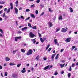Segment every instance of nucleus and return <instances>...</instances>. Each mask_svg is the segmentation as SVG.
Instances as JSON below:
<instances>
[{
  "label": "nucleus",
  "instance_id": "43",
  "mask_svg": "<svg viewBox=\"0 0 78 78\" xmlns=\"http://www.w3.org/2000/svg\"><path fill=\"white\" fill-rule=\"evenodd\" d=\"M5 17V20H7V19H8V16H6V17Z\"/></svg>",
  "mask_w": 78,
  "mask_h": 78
},
{
  "label": "nucleus",
  "instance_id": "63",
  "mask_svg": "<svg viewBox=\"0 0 78 78\" xmlns=\"http://www.w3.org/2000/svg\"><path fill=\"white\" fill-rule=\"evenodd\" d=\"M61 73L62 74H63L64 73V72L63 71H62L61 72Z\"/></svg>",
  "mask_w": 78,
  "mask_h": 78
},
{
  "label": "nucleus",
  "instance_id": "5",
  "mask_svg": "<svg viewBox=\"0 0 78 78\" xmlns=\"http://www.w3.org/2000/svg\"><path fill=\"white\" fill-rule=\"evenodd\" d=\"M70 38H67L65 41H66V42H70Z\"/></svg>",
  "mask_w": 78,
  "mask_h": 78
},
{
  "label": "nucleus",
  "instance_id": "1",
  "mask_svg": "<svg viewBox=\"0 0 78 78\" xmlns=\"http://www.w3.org/2000/svg\"><path fill=\"white\" fill-rule=\"evenodd\" d=\"M33 53V51L31 49L29 50L28 51L27 53V55H31Z\"/></svg>",
  "mask_w": 78,
  "mask_h": 78
},
{
  "label": "nucleus",
  "instance_id": "64",
  "mask_svg": "<svg viewBox=\"0 0 78 78\" xmlns=\"http://www.w3.org/2000/svg\"><path fill=\"white\" fill-rule=\"evenodd\" d=\"M76 66H78V62H76Z\"/></svg>",
  "mask_w": 78,
  "mask_h": 78
},
{
  "label": "nucleus",
  "instance_id": "50",
  "mask_svg": "<svg viewBox=\"0 0 78 78\" xmlns=\"http://www.w3.org/2000/svg\"><path fill=\"white\" fill-rule=\"evenodd\" d=\"M5 2L3 1L1 2V4H5Z\"/></svg>",
  "mask_w": 78,
  "mask_h": 78
},
{
  "label": "nucleus",
  "instance_id": "62",
  "mask_svg": "<svg viewBox=\"0 0 78 78\" xmlns=\"http://www.w3.org/2000/svg\"><path fill=\"white\" fill-rule=\"evenodd\" d=\"M22 8H21V7H20V8L19 9V10H22Z\"/></svg>",
  "mask_w": 78,
  "mask_h": 78
},
{
  "label": "nucleus",
  "instance_id": "27",
  "mask_svg": "<svg viewBox=\"0 0 78 78\" xmlns=\"http://www.w3.org/2000/svg\"><path fill=\"white\" fill-rule=\"evenodd\" d=\"M68 78H70L71 76V74H70V73H68Z\"/></svg>",
  "mask_w": 78,
  "mask_h": 78
},
{
  "label": "nucleus",
  "instance_id": "45",
  "mask_svg": "<svg viewBox=\"0 0 78 78\" xmlns=\"http://www.w3.org/2000/svg\"><path fill=\"white\" fill-rule=\"evenodd\" d=\"M51 48H50L48 49V51H51Z\"/></svg>",
  "mask_w": 78,
  "mask_h": 78
},
{
  "label": "nucleus",
  "instance_id": "2",
  "mask_svg": "<svg viewBox=\"0 0 78 78\" xmlns=\"http://www.w3.org/2000/svg\"><path fill=\"white\" fill-rule=\"evenodd\" d=\"M30 36V37L32 38H33L34 36H35V35L33 34L32 32H30L29 34Z\"/></svg>",
  "mask_w": 78,
  "mask_h": 78
},
{
  "label": "nucleus",
  "instance_id": "33",
  "mask_svg": "<svg viewBox=\"0 0 78 78\" xmlns=\"http://www.w3.org/2000/svg\"><path fill=\"white\" fill-rule=\"evenodd\" d=\"M38 35H39V37H42V35H41V34L39 32L38 33Z\"/></svg>",
  "mask_w": 78,
  "mask_h": 78
},
{
  "label": "nucleus",
  "instance_id": "31",
  "mask_svg": "<svg viewBox=\"0 0 78 78\" xmlns=\"http://www.w3.org/2000/svg\"><path fill=\"white\" fill-rule=\"evenodd\" d=\"M49 47H50V44H48L46 48V50H48V48H49Z\"/></svg>",
  "mask_w": 78,
  "mask_h": 78
},
{
  "label": "nucleus",
  "instance_id": "48",
  "mask_svg": "<svg viewBox=\"0 0 78 78\" xmlns=\"http://www.w3.org/2000/svg\"><path fill=\"white\" fill-rule=\"evenodd\" d=\"M49 12H51V9L50 8L49 9Z\"/></svg>",
  "mask_w": 78,
  "mask_h": 78
},
{
  "label": "nucleus",
  "instance_id": "46",
  "mask_svg": "<svg viewBox=\"0 0 78 78\" xmlns=\"http://www.w3.org/2000/svg\"><path fill=\"white\" fill-rule=\"evenodd\" d=\"M69 70V71H71L72 70V67H71V66H70Z\"/></svg>",
  "mask_w": 78,
  "mask_h": 78
},
{
  "label": "nucleus",
  "instance_id": "30",
  "mask_svg": "<svg viewBox=\"0 0 78 78\" xmlns=\"http://www.w3.org/2000/svg\"><path fill=\"white\" fill-rule=\"evenodd\" d=\"M5 76H8V73H7V72H5Z\"/></svg>",
  "mask_w": 78,
  "mask_h": 78
},
{
  "label": "nucleus",
  "instance_id": "37",
  "mask_svg": "<svg viewBox=\"0 0 78 78\" xmlns=\"http://www.w3.org/2000/svg\"><path fill=\"white\" fill-rule=\"evenodd\" d=\"M71 67H75V64H74V63H73L72 66H71Z\"/></svg>",
  "mask_w": 78,
  "mask_h": 78
},
{
  "label": "nucleus",
  "instance_id": "44",
  "mask_svg": "<svg viewBox=\"0 0 78 78\" xmlns=\"http://www.w3.org/2000/svg\"><path fill=\"white\" fill-rule=\"evenodd\" d=\"M20 65H21V64H18L17 65V67H19L20 66Z\"/></svg>",
  "mask_w": 78,
  "mask_h": 78
},
{
  "label": "nucleus",
  "instance_id": "57",
  "mask_svg": "<svg viewBox=\"0 0 78 78\" xmlns=\"http://www.w3.org/2000/svg\"><path fill=\"white\" fill-rule=\"evenodd\" d=\"M3 69V68H2V66L0 65V69Z\"/></svg>",
  "mask_w": 78,
  "mask_h": 78
},
{
  "label": "nucleus",
  "instance_id": "52",
  "mask_svg": "<svg viewBox=\"0 0 78 78\" xmlns=\"http://www.w3.org/2000/svg\"><path fill=\"white\" fill-rule=\"evenodd\" d=\"M21 19H24V17H23V16H21Z\"/></svg>",
  "mask_w": 78,
  "mask_h": 78
},
{
  "label": "nucleus",
  "instance_id": "61",
  "mask_svg": "<svg viewBox=\"0 0 78 78\" xmlns=\"http://www.w3.org/2000/svg\"><path fill=\"white\" fill-rule=\"evenodd\" d=\"M0 36L1 37H3V35H2V34H0Z\"/></svg>",
  "mask_w": 78,
  "mask_h": 78
},
{
  "label": "nucleus",
  "instance_id": "38",
  "mask_svg": "<svg viewBox=\"0 0 78 78\" xmlns=\"http://www.w3.org/2000/svg\"><path fill=\"white\" fill-rule=\"evenodd\" d=\"M26 72V70H22L21 71V72L22 73H25V72Z\"/></svg>",
  "mask_w": 78,
  "mask_h": 78
},
{
  "label": "nucleus",
  "instance_id": "42",
  "mask_svg": "<svg viewBox=\"0 0 78 78\" xmlns=\"http://www.w3.org/2000/svg\"><path fill=\"white\" fill-rule=\"evenodd\" d=\"M30 18V17H28L27 18L25 19V20H29Z\"/></svg>",
  "mask_w": 78,
  "mask_h": 78
},
{
  "label": "nucleus",
  "instance_id": "21",
  "mask_svg": "<svg viewBox=\"0 0 78 78\" xmlns=\"http://www.w3.org/2000/svg\"><path fill=\"white\" fill-rule=\"evenodd\" d=\"M9 65L10 66H15V65H16V64L10 62L9 63Z\"/></svg>",
  "mask_w": 78,
  "mask_h": 78
},
{
  "label": "nucleus",
  "instance_id": "16",
  "mask_svg": "<svg viewBox=\"0 0 78 78\" xmlns=\"http://www.w3.org/2000/svg\"><path fill=\"white\" fill-rule=\"evenodd\" d=\"M9 60H10V58H9L6 57L5 58V61H9Z\"/></svg>",
  "mask_w": 78,
  "mask_h": 78
},
{
  "label": "nucleus",
  "instance_id": "19",
  "mask_svg": "<svg viewBox=\"0 0 78 78\" xmlns=\"http://www.w3.org/2000/svg\"><path fill=\"white\" fill-rule=\"evenodd\" d=\"M58 19L59 20H62V16H60L58 17Z\"/></svg>",
  "mask_w": 78,
  "mask_h": 78
},
{
  "label": "nucleus",
  "instance_id": "41",
  "mask_svg": "<svg viewBox=\"0 0 78 78\" xmlns=\"http://www.w3.org/2000/svg\"><path fill=\"white\" fill-rule=\"evenodd\" d=\"M4 11L6 12V11H7V8H5L4 9Z\"/></svg>",
  "mask_w": 78,
  "mask_h": 78
},
{
  "label": "nucleus",
  "instance_id": "58",
  "mask_svg": "<svg viewBox=\"0 0 78 78\" xmlns=\"http://www.w3.org/2000/svg\"><path fill=\"white\" fill-rule=\"evenodd\" d=\"M56 17L55 16L53 18V20H55V19H56Z\"/></svg>",
  "mask_w": 78,
  "mask_h": 78
},
{
  "label": "nucleus",
  "instance_id": "40",
  "mask_svg": "<svg viewBox=\"0 0 78 78\" xmlns=\"http://www.w3.org/2000/svg\"><path fill=\"white\" fill-rule=\"evenodd\" d=\"M26 12H30V9H26Z\"/></svg>",
  "mask_w": 78,
  "mask_h": 78
},
{
  "label": "nucleus",
  "instance_id": "9",
  "mask_svg": "<svg viewBox=\"0 0 78 78\" xmlns=\"http://www.w3.org/2000/svg\"><path fill=\"white\" fill-rule=\"evenodd\" d=\"M15 10V13L16 14H17L18 13V9H17V8L15 7L14 8Z\"/></svg>",
  "mask_w": 78,
  "mask_h": 78
},
{
  "label": "nucleus",
  "instance_id": "26",
  "mask_svg": "<svg viewBox=\"0 0 78 78\" xmlns=\"http://www.w3.org/2000/svg\"><path fill=\"white\" fill-rule=\"evenodd\" d=\"M58 72H57V71H56L55 72L54 75H58Z\"/></svg>",
  "mask_w": 78,
  "mask_h": 78
},
{
  "label": "nucleus",
  "instance_id": "39",
  "mask_svg": "<svg viewBox=\"0 0 78 78\" xmlns=\"http://www.w3.org/2000/svg\"><path fill=\"white\" fill-rule=\"evenodd\" d=\"M36 59L37 60H39V56H37L36 58Z\"/></svg>",
  "mask_w": 78,
  "mask_h": 78
},
{
  "label": "nucleus",
  "instance_id": "22",
  "mask_svg": "<svg viewBox=\"0 0 78 78\" xmlns=\"http://www.w3.org/2000/svg\"><path fill=\"white\" fill-rule=\"evenodd\" d=\"M55 55H56V54H55L52 55L51 57V58H54V57H55Z\"/></svg>",
  "mask_w": 78,
  "mask_h": 78
},
{
  "label": "nucleus",
  "instance_id": "14",
  "mask_svg": "<svg viewBox=\"0 0 78 78\" xmlns=\"http://www.w3.org/2000/svg\"><path fill=\"white\" fill-rule=\"evenodd\" d=\"M30 16L32 17V18H34V19L35 18V16H34V14H30Z\"/></svg>",
  "mask_w": 78,
  "mask_h": 78
},
{
  "label": "nucleus",
  "instance_id": "20",
  "mask_svg": "<svg viewBox=\"0 0 78 78\" xmlns=\"http://www.w3.org/2000/svg\"><path fill=\"white\" fill-rule=\"evenodd\" d=\"M58 57H59V54H57L55 57V59H57Z\"/></svg>",
  "mask_w": 78,
  "mask_h": 78
},
{
  "label": "nucleus",
  "instance_id": "13",
  "mask_svg": "<svg viewBox=\"0 0 78 78\" xmlns=\"http://www.w3.org/2000/svg\"><path fill=\"white\" fill-rule=\"evenodd\" d=\"M19 50L17 49L15 51H13V55H15L16 54V51H17Z\"/></svg>",
  "mask_w": 78,
  "mask_h": 78
},
{
  "label": "nucleus",
  "instance_id": "32",
  "mask_svg": "<svg viewBox=\"0 0 78 78\" xmlns=\"http://www.w3.org/2000/svg\"><path fill=\"white\" fill-rule=\"evenodd\" d=\"M2 17H6V16L5 15V13L4 12L3 14V15H2Z\"/></svg>",
  "mask_w": 78,
  "mask_h": 78
},
{
  "label": "nucleus",
  "instance_id": "11",
  "mask_svg": "<svg viewBox=\"0 0 78 78\" xmlns=\"http://www.w3.org/2000/svg\"><path fill=\"white\" fill-rule=\"evenodd\" d=\"M49 67H50V66L49 65L46 67H45L44 68V70H47V69H48L49 68Z\"/></svg>",
  "mask_w": 78,
  "mask_h": 78
},
{
  "label": "nucleus",
  "instance_id": "18",
  "mask_svg": "<svg viewBox=\"0 0 78 78\" xmlns=\"http://www.w3.org/2000/svg\"><path fill=\"white\" fill-rule=\"evenodd\" d=\"M10 11H11V8H9L7 10V12L6 13V14H8V13H9V12H10Z\"/></svg>",
  "mask_w": 78,
  "mask_h": 78
},
{
  "label": "nucleus",
  "instance_id": "36",
  "mask_svg": "<svg viewBox=\"0 0 78 78\" xmlns=\"http://www.w3.org/2000/svg\"><path fill=\"white\" fill-rule=\"evenodd\" d=\"M39 2H40V0H37L36 1V3H39Z\"/></svg>",
  "mask_w": 78,
  "mask_h": 78
},
{
  "label": "nucleus",
  "instance_id": "28",
  "mask_svg": "<svg viewBox=\"0 0 78 78\" xmlns=\"http://www.w3.org/2000/svg\"><path fill=\"white\" fill-rule=\"evenodd\" d=\"M28 27H30V28H31L32 27L31 25V24L30 23H28Z\"/></svg>",
  "mask_w": 78,
  "mask_h": 78
},
{
  "label": "nucleus",
  "instance_id": "55",
  "mask_svg": "<svg viewBox=\"0 0 78 78\" xmlns=\"http://www.w3.org/2000/svg\"><path fill=\"white\" fill-rule=\"evenodd\" d=\"M16 74H13V77H14V78H15L16 77Z\"/></svg>",
  "mask_w": 78,
  "mask_h": 78
},
{
  "label": "nucleus",
  "instance_id": "3",
  "mask_svg": "<svg viewBox=\"0 0 78 78\" xmlns=\"http://www.w3.org/2000/svg\"><path fill=\"white\" fill-rule=\"evenodd\" d=\"M61 32H62V33H66L67 31V30L66 29L64 28H62V30H61Z\"/></svg>",
  "mask_w": 78,
  "mask_h": 78
},
{
  "label": "nucleus",
  "instance_id": "24",
  "mask_svg": "<svg viewBox=\"0 0 78 78\" xmlns=\"http://www.w3.org/2000/svg\"><path fill=\"white\" fill-rule=\"evenodd\" d=\"M69 9L70 10L71 12H73V9H72V8H69Z\"/></svg>",
  "mask_w": 78,
  "mask_h": 78
},
{
  "label": "nucleus",
  "instance_id": "25",
  "mask_svg": "<svg viewBox=\"0 0 78 78\" xmlns=\"http://www.w3.org/2000/svg\"><path fill=\"white\" fill-rule=\"evenodd\" d=\"M31 28H33V29H34V30H36L37 28H36V26H34L33 27H32Z\"/></svg>",
  "mask_w": 78,
  "mask_h": 78
},
{
  "label": "nucleus",
  "instance_id": "15",
  "mask_svg": "<svg viewBox=\"0 0 78 78\" xmlns=\"http://www.w3.org/2000/svg\"><path fill=\"white\" fill-rule=\"evenodd\" d=\"M10 5L11 6V7L9 8H10L11 9H12L13 8V6H12V3H11L10 4Z\"/></svg>",
  "mask_w": 78,
  "mask_h": 78
},
{
  "label": "nucleus",
  "instance_id": "35",
  "mask_svg": "<svg viewBox=\"0 0 78 78\" xmlns=\"http://www.w3.org/2000/svg\"><path fill=\"white\" fill-rule=\"evenodd\" d=\"M35 5L34 4H33V5H32L30 6V8H33V7H34Z\"/></svg>",
  "mask_w": 78,
  "mask_h": 78
},
{
  "label": "nucleus",
  "instance_id": "60",
  "mask_svg": "<svg viewBox=\"0 0 78 78\" xmlns=\"http://www.w3.org/2000/svg\"><path fill=\"white\" fill-rule=\"evenodd\" d=\"M75 48V46H72V48L73 49H74Z\"/></svg>",
  "mask_w": 78,
  "mask_h": 78
},
{
  "label": "nucleus",
  "instance_id": "56",
  "mask_svg": "<svg viewBox=\"0 0 78 78\" xmlns=\"http://www.w3.org/2000/svg\"><path fill=\"white\" fill-rule=\"evenodd\" d=\"M43 59H44V61H46V60H47V58H43Z\"/></svg>",
  "mask_w": 78,
  "mask_h": 78
},
{
  "label": "nucleus",
  "instance_id": "59",
  "mask_svg": "<svg viewBox=\"0 0 78 78\" xmlns=\"http://www.w3.org/2000/svg\"><path fill=\"white\" fill-rule=\"evenodd\" d=\"M77 50H78V49H77V48H75L74 49V51H76Z\"/></svg>",
  "mask_w": 78,
  "mask_h": 78
},
{
  "label": "nucleus",
  "instance_id": "10",
  "mask_svg": "<svg viewBox=\"0 0 78 78\" xmlns=\"http://www.w3.org/2000/svg\"><path fill=\"white\" fill-rule=\"evenodd\" d=\"M61 29L60 28H57L56 29V32H58V31H59L60 30V29Z\"/></svg>",
  "mask_w": 78,
  "mask_h": 78
},
{
  "label": "nucleus",
  "instance_id": "34",
  "mask_svg": "<svg viewBox=\"0 0 78 78\" xmlns=\"http://www.w3.org/2000/svg\"><path fill=\"white\" fill-rule=\"evenodd\" d=\"M0 31L1 32V33L3 34V30L2 29H0Z\"/></svg>",
  "mask_w": 78,
  "mask_h": 78
},
{
  "label": "nucleus",
  "instance_id": "12",
  "mask_svg": "<svg viewBox=\"0 0 78 78\" xmlns=\"http://www.w3.org/2000/svg\"><path fill=\"white\" fill-rule=\"evenodd\" d=\"M48 23H49L50 27H52L53 26V24H52V23H51V22H49L48 23Z\"/></svg>",
  "mask_w": 78,
  "mask_h": 78
},
{
  "label": "nucleus",
  "instance_id": "53",
  "mask_svg": "<svg viewBox=\"0 0 78 78\" xmlns=\"http://www.w3.org/2000/svg\"><path fill=\"white\" fill-rule=\"evenodd\" d=\"M19 2L18 1H17L15 3L16 5H17V4H18V2Z\"/></svg>",
  "mask_w": 78,
  "mask_h": 78
},
{
  "label": "nucleus",
  "instance_id": "17",
  "mask_svg": "<svg viewBox=\"0 0 78 78\" xmlns=\"http://www.w3.org/2000/svg\"><path fill=\"white\" fill-rule=\"evenodd\" d=\"M54 42L55 44H58V40H57V39H55L54 40Z\"/></svg>",
  "mask_w": 78,
  "mask_h": 78
},
{
  "label": "nucleus",
  "instance_id": "23",
  "mask_svg": "<svg viewBox=\"0 0 78 78\" xmlns=\"http://www.w3.org/2000/svg\"><path fill=\"white\" fill-rule=\"evenodd\" d=\"M40 40L41 41V42L42 43L44 42V40H43V39L42 38H40Z\"/></svg>",
  "mask_w": 78,
  "mask_h": 78
},
{
  "label": "nucleus",
  "instance_id": "7",
  "mask_svg": "<svg viewBox=\"0 0 78 78\" xmlns=\"http://www.w3.org/2000/svg\"><path fill=\"white\" fill-rule=\"evenodd\" d=\"M36 40V39H32L31 40V41L33 42V43H34V44H35L36 43V41L35 40Z\"/></svg>",
  "mask_w": 78,
  "mask_h": 78
},
{
  "label": "nucleus",
  "instance_id": "49",
  "mask_svg": "<svg viewBox=\"0 0 78 78\" xmlns=\"http://www.w3.org/2000/svg\"><path fill=\"white\" fill-rule=\"evenodd\" d=\"M36 14H38V11H37V10H36Z\"/></svg>",
  "mask_w": 78,
  "mask_h": 78
},
{
  "label": "nucleus",
  "instance_id": "8",
  "mask_svg": "<svg viewBox=\"0 0 78 78\" xmlns=\"http://www.w3.org/2000/svg\"><path fill=\"white\" fill-rule=\"evenodd\" d=\"M65 64V63H64L63 64H59V65L61 67V68H63V67H64Z\"/></svg>",
  "mask_w": 78,
  "mask_h": 78
},
{
  "label": "nucleus",
  "instance_id": "6",
  "mask_svg": "<svg viewBox=\"0 0 78 78\" xmlns=\"http://www.w3.org/2000/svg\"><path fill=\"white\" fill-rule=\"evenodd\" d=\"M27 28H28V27H26L22 28L21 30L23 31H25V30H27Z\"/></svg>",
  "mask_w": 78,
  "mask_h": 78
},
{
  "label": "nucleus",
  "instance_id": "51",
  "mask_svg": "<svg viewBox=\"0 0 78 78\" xmlns=\"http://www.w3.org/2000/svg\"><path fill=\"white\" fill-rule=\"evenodd\" d=\"M41 8H44V5H42V4H41Z\"/></svg>",
  "mask_w": 78,
  "mask_h": 78
},
{
  "label": "nucleus",
  "instance_id": "54",
  "mask_svg": "<svg viewBox=\"0 0 78 78\" xmlns=\"http://www.w3.org/2000/svg\"><path fill=\"white\" fill-rule=\"evenodd\" d=\"M64 51V49H62L61 51H60V52H62V51Z\"/></svg>",
  "mask_w": 78,
  "mask_h": 78
},
{
  "label": "nucleus",
  "instance_id": "29",
  "mask_svg": "<svg viewBox=\"0 0 78 78\" xmlns=\"http://www.w3.org/2000/svg\"><path fill=\"white\" fill-rule=\"evenodd\" d=\"M21 51H22V52H23V53H25V50H24V49H22L21 50Z\"/></svg>",
  "mask_w": 78,
  "mask_h": 78
},
{
  "label": "nucleus",
  "instance_id": "47",
  "mask_svg": "<svg viewBox=\"0 0 78 78\" xmlns=\"http://www.w3.org/2000/svg\"><path fill=\"white\" fill-rule=\"evenodd\" d=\"M44 12H43L40 15V16L43 15H44Z\"/></svg>",
  "mask_w": 78,
  "mask_h": 78
},
{
  "label": "nucleus",
  "instance_id": "4",
  "mask_svg": "<svg viewBox=\"0 0 78 78\" xmlns=\"http://www.w3.org/2000/svg\"><path fill=\"white\" fill-rule=\"evenodd\" d=\"M21 38V37H15V41H19V40Z\"/></svg>",
  "mask_w": 78,
  "mask_h": 78
}]
</instances>
